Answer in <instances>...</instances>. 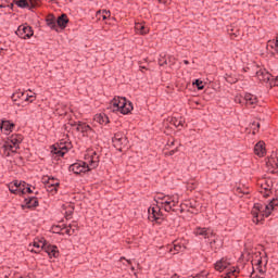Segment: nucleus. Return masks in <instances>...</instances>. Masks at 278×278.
<instances>
[{
  "instance_id": "nucleus-8",
  "label": "nucleus",
  "mask_w": 278,
  "mask_h": 278,
  "mask_svg": "<svg viewBox=\"0 0 278 278\" xmlns=\"http://www.w3.org/2000/svg\"><path fill=\"white\" fill-rule=\"evenodd\" d=\"M112 142L113 147L119 151V153H123V144H127L129 139H127V137H123V132H116L112 138Z\"/></svg>"
},
{
  "instance_id": "nucleus-18",
  "label": "nucleus",
  "mask_w": 278,
  "mask_h": 278,
  "mask_svg": "<svg viewBox=\"0 0 278 278\" xmlns=\"http://www.w3.org/2000/svg\"><path fill=\"white\" fill-rule=\"evenodd\" d=\"M93 121H96V123H99V125H103V123L105 125H109L110 117L105 113H100L93 116Z\"/></svg>"
},
{
  "instance_id": "nucleus-4",
  "label": "nucleus",
  "mask_w": 278,
  "mask_h": 278,
  "mask_svg": "<svg viewBox=\"0 0 278 278\" xmlns=\"http://www.w3.org/2000/svg\"><path fill=\"white\" fill-rule=\"evenodd\" d=\"M195 236L203 238L206 242V244H216L218 242L216 233H214V230L212 228H201L197 227L194 229Z\"/></svg>"
},
{
  "instance_id": "nucleus-47",
  "label": "nucleus",
  "mask_w": 278,
  "mask_h": 278,
  "mask_svg": "<svg viewBox=\"0 0 278 278\" xmlns=\"http://www.w3.org/2000/svg\"><path fill=\"white\" fill-rule=\"evenodd\" d=\"M25 194H34V190H31V185H27L25 188Z\"/></svg>"
},
{
  "instance_id": "nucleus-45",
  "label": "nucleus",
  "mask_w": 278,
  "mask_h": 278,
  "mask_svg": "<svg viewBox=\"0 0 278 278\" xmlns=\"http://www.w3.org/2000/svg\"><path fill=\"white\" fill-rule=\"evenodd\" d=\"M166 64H168V61L166 60V58L159 59V66H166Z\"/></svg>"
},
{
  "instance_id": "nucleus-14",
  "label": "nucleus",
  "mask_w": 278,
  "mask_h": 278,
  "mask_svg": "<svg viewBox=\"0 0 278 278\" xmlns=\"http://www.w3.org/2000/svg\"><path fill=\"white\" fill-rule=\"evenodd\" d=\"M42 182L45 184V186H51L54 190V193H58V188H60V180H58V178L53 176L42 178Z\"/></svg>"
},
{
  "instance_id": "nucleus-26",
  "label": "nucleus",
  "mask_w": 278,
  "mask_h": 278,
  "mask_svg": "<svg viewBox=\"0 0 278 278\" xmlns=\"http://www.w3.org/2000/svg\"><path fill=\"white\" fill-rule=\"evenodd\" d=\"M13 3H15V5L21 8L22 10H25L27 8L29 10V1L27 0H13Z\"/></svg>"
},
{
  "instance_id": "nucleus-19",
  "label": "nucleus",
  "mask_w": 278,
  "mask_h": 278,
  "mask_svg": "<svg viewBox=\"0 0 278 278\" xmlns=\"http://www.w3.org/2000/svg\"><path fill=\"white\" fill-rule=\"evenodd\" d=\"M135 31L137 34H140V36H147V34H149V28L147 26H144V24H142V23H136Z\"/></svg>"
},
{
  "instance_id": "nucleus-46",
  "label": "nucleus",
  "mask_w": 278,
  "mask_h": 278,
  "mask_svg": "<svg viewBox=\"0 0 278 278\" xmlns=\"http://www.w3.org/2000/svg\"><path fill=\"white\" fill-rule=\"evenodd\" d=\"M54 155H58V157H64V155H66V152L59 148V150L54 152Z\"/></svg>"
},
{
  "instance_id": "nucleus-40",
  "label": "nucleus",
  "mask_w": 278,
  "mask_h": 278,
  "mask_svg": "<svg viewBox=\"0 0 278 278\" xmlns=\"http://www.w3.org/2000/svg\"><path fill=\"white\" fill-rule=\"evenodd\" d=\"M177 151H179V148L169 150V151L165 152L164 155L170 157V156L175 155L177 153Z\"/></svg>"
},
{
  "instance_id": "nucleus-30",
  "label": "nucleus",
  "mask_w": 278,
  "mask_h": 278,
  "mask_svg": "<svg viewBox=\"0 0 278 278\" xmlns=\"http://www.w3.org/2000/svg\"><path fill=\"white\" fill-rule=\"evenodd\" d=\"M185 205L186 207H191V210H197V207H199V202H197V200H188Z\"/></svg>"
},
{
  "instance_id": "nucleus-21",
  "label": "nucleus",
  "mask_w": 278,
  "mask_h": 278,
  "mask_svg": "<svg viewBox=\"0 0 278 278\" xmlns=\"http://www.w3.org/2000/svg\"><path fill=\"white\" fill-rule=\"evenodd\" d=\"M90 170L97 168L99 166V156H97V152H93V154L90 156L89 163H87Z\"/></svg>"
},
{
  "instance_id": "nucleus-5",
  "label": "nucleus",
  "mask_w": 278,
  "mask_h": 278,
  "mask_svg": "<svg viewBox=\"0 0 278 278\" xmlns=\"http://www.w3.org/2000/svg\"><path fill=\"white\" fill-rule=\"evenodd\" d=\"M68 170L74 175H86V173H90V166L85 161H78L70 165Z\"/></svg>"
},
{
  "instance_id": "nucleus-20",
  "label": "nucleus",
  "mask_w": 278,
  "mask_h": 278,
  "mask_svg": "<svg viewBox=\"0 0 278 278\" xmlns=\"http://www.w3.org/2000/svg\"><path fill=\"white\" fill-rule=\"evenodd\" d=\"M67 233V236H71L72 233H75V230H72L71 228H62L61 226H52V233Z\"/></svg>"
},
{
  "instance_id": "nucleus-62",
  "label": "nucleus",
  "mask_w": 278,
  "mask_h": 278,
  "mask_svg": "<svg viewBox=\"0 0 278 278\" xmlns=\"http://www.w3.org/2000/svg\"><path fill=\"white\" fill-rule=\"evenodd\" d=\"M140 71H147V66L142 65V62H139Z\"/></svg>"
},
{
  "instance_id": "nucleus-28",
  "label": "nucleus",
  "mask_w": 278,
  "mask_h": 278,
  "mask_svg": "<svg viewBox=\"0 0 278 278\" xmlns=\"http://www.w3.org/2000/svg\"><path fill=\"white\" fill-rule=\"evenodd\" d=\"M2 148L4 149V153H7L5 154L7 157H10V151L11 153H16V150H14L13 143L12 144L5 143Z\"/></svg>"
},
{
  "instance_id": "nucleus-61",
  "label": "nucleus",
  "mask_w": 278,
  "mask_h": 278,
  "mask_svg": "<svg viewBox=\"0 0 278 278\" xmlns=\"http://www.w3.org/2000/svg\"><path fill=\"white\" fill-rule=\"evenodd\" d=\"M11 194H18V189H10Z\"/></svg>"
},
{
  "instance_id": "nucleus-27",
  "label": "nucleus",
  "mask_w": 278,
  "mask_h": 278,
  "mask_svg": "<svg viewBox=\"0 0 278 278\" xmlns=\"http://www.w3.org/2000/svg\"><path fill=\"white\" fill-rule=\"evenodd\" d=\"M89 131H92V134H94V129H92L90 125L83 122V125L80 126V132L83 134V136H88Z\"/></svg>"
},
{
  "instance_id": "nucleus-55",
  "label": "nucleus",
  "mask_w": 278,
  "mask_h": 278,
  "mask_svg": "<svg viewBox=\"0 0 278 278\" xmlns=\"http://www.w3.org/2000/svg\"><path fill=\"white\" fill-rule=\"evenodd\" d=\"M48 192H55V189L51 187L50 185H45Z\"/></svg>"
},
{
  "instance_id": "nucleus-36",
  "label": "nucleus",
  "mask_w": 278,
  "mask_h": 278,
  "mask_svg": "<svg viewBox=\"0 0 278 278\" xmlns=\"http://www.w3.org/2000/svg\"><path fill=\"white\" fill-rule=\"evenodd\" d=\"M253 210L255 212H261L262 213L265 210L264 208V204H262V203H254Z\"/></svg>"
},
{
  "instance_id": "nucleus-22",
  "label": "nucleus",
  "mask_w": 278,
  "mask_h": 278,
  "mask_svg": "<svg viewBox=\"0 0 278 278\" xmlns=\"http://www.w3.org/2000/svg\"><path fill=\"white\" fill-rule=\"evenodd\" d=\"M23 135L21 134H16V135H12L11 137H9V141L11 142V144H13V147H16V144H21L23 142Z\"/></svg>"
},
{
  "instance_id": "nucleus-12",
  "label": "nucleus",
  "mask_w": 278,
  "mask_h": 278,
  "mask_svg": "<svg viewBox=\"0 0 278 278\" xmlns=\"http://www.w3.org/2000/svg\"><path fill=\"white\" fill-rule=\"evenodd\" d=\"M11 99L14 105H17V108H23V104L25 103L27 97H25V91H16L11 96Z\"/></svg>"
},
{
  "instance_id": "nucleus-41",
  "label": "nucleus",
  "mask_w": 278,
  "mask_h": 278,
  "mask_svg": "<svg viewBox=\"0 0 278 278\" xmlns=\"http://www.w3.org/2000/svg\"><path fill=\"white\" fill-rule=\"evenodd\" d=\"M25 97H27V99L25 100V103H34L36 96H30L29 93H25Z\"/></svg>"
},
{
  "instance_id": "nucleus-2",
  "label": "nucleus",
  "mask_w": 278,
  "mask_h": 278,
  "mask_svg": "<svg viewBox=\"0 0 278 278\" xmlns=\"http://www.w3.org/2000/svg\"><path fill=\"white\" fill-rule=\"evenodd\" d=\"M111 104L113 108H116L113 112H119L124 115L131 114V112H134V103L125 97L113 98Z\"/></svg>"
},
{
  "instance_id": "nucleus-23",
  "label": "nucleus",
  "mask_w": 278,
  "mask_h": 278,
  "mask_svg": "<svg viewBox=\"0 0 278 278\" xmlns=\"http://www.w3.org/2000/svg\"><path fill=\"white\" fill-rule=\"evenodd\" d=\"M131 266V260L125 258V256H122L118 261V267L124 268V270H127Z\"/></svg>"
},
{
  "instance_id": "nucleus-25",
  "label": "nucleus",
  "mask_w": 278,
  "mask_h": 278,
  "mask_svg": "<svg viewBox=\"0 0 278 278\" xmlns=\"http://www.w3.org/2000/svg\"><path fill=\"white\" fill-rule=\"evenodd\" d=\"M96 16H100L102 17V21H108V18H110V16H112V12H110V10H99L96 13Z\"/></svg>"
},
{
  "instance_id": "nucleus-63",
  "label": "nucleus",
  "mask_w": 278,
  "mask_h": 278,
  "mask_svg": "<svg viewBox=\"0 0 278 278\" xmlns=\"http://www.w3.org/2000/svg\"><path fill=\"white\" fill-rule=\"evenodd\" d=\"M271 201L274 202L275 207H277L278 206V198H274V199H271Z\"/></svg>"
},
{
  "instance_id": "nucleus-32",
  "label": "nucleus",
  "mask_w": 278,
  "mask_h": 278,
  "mask_svg": "<svg viewBox=\"0 0 278 278\" xmlns=\"http://www.w3.org/2000/svg\"><path fill=\"white\" fill-rule=\"evenodd\" d=\"M184 119H178L176 117H173L170 121V125H174V127H184Z\"/></svg>"
},
{
  "instance_id": "nucleus-9",
  "label": "nucleus",
  "mask_w": 278,
  "mask_h": 278,
  "mask_svg": "<svg viewBox=\"0 0 278 278\" xmlns=\"http://www.w3.org/2000/svg\"><path fill=\"white\" fill-rule=\"evenodd\" d=\"M35 249H42L46 251V253L49 255V257H58L60 255V250H58L56 245H51V244H34L33 245Z\"/></svg>"
},
{
  "instance_id": "nucleus-13",
  "label": "nucleus",
  "mask_w": 278,
  "mask_h": 278,
  "mask_svg": "<svg viewBox=\"0 0 278 278\" xmlns=\"http://www.w3.org/2000/svg\"><path fill=\"white\" fill-rule=\"evenodd\" d=\"M14 127H16V124H14L13 122L8 119H1L0 129L1 131H3L4 129L5 131L4 134L7 135L12 134V131H14Z\"/></svg>"
},
{
  "instance_id": "nucleus-3",
  "label": "nucleus",
  "mask_w": 278,
  "mask_h": 278,
  "mask_svg": "<svg viewBox=\"0 0 278 278\" xmlns=\"http://www.w3.org/2000/svg\"><path fill=\"white\" fill-rule=\"evenodd\" d=\"M148 218L151 223H155V225H162L164 222H166L167 216L162 213V206L155 205L150 206L148 208Z\"/></svg>"
},
{
  "instance_id": "nucleus-52",
  "label": "nucleus",
  "mask_w": 278,
  "mask_h": 278,
  "mask_svg": "<svg viewBox=\"0 0 278 278\" xmlns=\"http://www.w3.org/2000/svg\"><path fill=\"white\" fill-rule=\"evenodd\" d=\"M81 125H84V122L78 121L77 122V126H76V131H80L81 132Z\"/></svg>"
},
{
  "instance_id": "nucleus-34",
  "label": "nucleus",
  "mask_w": 278,
  "mask_h": 278,
  "mask_svg": "<svg viewBox=\"0 0 278 278\" xmlns=\"http://www.w3.org/2000/svg\"><path fill=\"white\" fill-rule=\"evenodd\" d=\"M273 180H266L265 181V187H263V189L265 190V192H270L273 191Z\"/></svg>"
},
{
  "instance_id": "nucleus-48",
  "label": "nucleus",
  "mask_w": 278,
  "mask_h": 278,
  "mask_svg": "<svg viewBox=\"0 0 278 278\" xmlns=\"http://www.w3.org/2000/svg\"><path fill=\"white\" fill-rule=\"evenodd\" d=\"M25 188H26V187H20V188L17 189V193H18L20 197H25Z\"/></svg>"
},
{
  "instance_id": "nucleus-31",
  "label": "nucleus",
  "mask_w": 278,
  "mask_h": 278,
  "mask_svg": "<svg viewBox=\"0 0 278 278\" xmlns=\"http://www.w3.org/2000/svg\"><path fill=\"white\" fill-rule=\"evenodd\" d=\"M225 79L227 84H231V85L238 84V78L235 75L226 74Z\"/></svg>"
},
{
  "instance_id": "nucleus-50",
  "label": "nucleus",
  "mask_w": 278,
  "mask_h": 278,
  "mask_svg": "<svg viewBox=\"0 0 278 278\" xmlns=\"http://www.w3.org/2000/svg\"><path fill=\"white\" fill-rule=\"evenodd\" d=\"M262 213H263V215L265 216V218H268V216H270V215L273 214L271 211L266 210V208H264V211H263Z\"/></svg>"
},
{
  "instance_id": "nucleus-35",
  "label": "nucleus",
  "mask_w": 278,
  "mask_h": 278,
  "mask_svg": "<svg viewBox=\"0 0 278 278\" xmlns=\"http://www.w3.org/2000/svg\"><path fill=\"white\" fill-rule=\"evenodd\" d=\"M252 216H253V223H256V225H260V212L252 211Z\"/></svg>"
},
{
  "instance_id": "nucleus-44",
  "label": "nucleus",
  "mask_w": 278,
  "mask_h": 278,
  "mask_svg": "<svg viewBox=\"0 0 278 278\" xmlns=\"http://www.w3.org/2000/svg\"><path fill=\"white\" fill-rule=\"evenodd\" d=\"M207 275H210V273L207 271H201L200 274H197L195 276H193L194 278H207Z\"/></svg>"
},
{
  "instance_id": "nucleus-24",
  "label": "nucleus",
  "mask_w": 278,
  "mask_h": 278,
  "mask_svg": "<svg viewBox=\"0 0 278 278\" xmlns=\"http://www.w3.org/2000/svg\"><path fill=\"white\" fill-rule=\"evenodd\" d=\"M244 101L247 105H255V103H257V97L253 96L252 93H245Z\"/></svg>"
},
{
  "instance_id": "nucleus-59",
  "label": "nucleus",
  "mask_w": 278,
  "mask_h": 278,
  "mask_svg": "<svg viewBox=\"0 0 278 278\" xmlns=\"http://www.w3.org/2000/svg\"><path fill=\"white\" fill-rule=\"evenodd\" d=\"M265 218V215L263 213L258 214V223H262Z\"/></svg>"
},
{
  "instance_id": "nucleus-33",
  "label": "nucleus",
  "mask_w": 278,
  "mask_h": 278,
  "mask_svg": "<svg viewBox=\"0 0 278 278\" xmlns=\"http://www.w3.org/2000/svg\"><path fill=\"white\" fill-rule=\"evenodd\" d=\"M29 3V10H35V8H38L40 5V0H27Z\"/></svg>"
},
{
  "instance_id": "nucleus-1",
  "label": "nucleus",
  "mask_w": 278,
  "mask_h": 278,
  "mask_svg": "<svg viewBox=\"0 0 278 278\" xmlns=\"http://www.w3.org/2000/svg\"><path fill=\"white\" fill-rule=\"evenodd\" d=\"M215 270L218 273L225 270V274L223 275L224 278H238V275H240V267L231 266V262L225 257L215 263Z\"/></svg>"
},
{
  "instance_id": "nucleus-54",
  "label": "nucleus",
  "mask_w": 278,
  "mask_h": 278,
  "mask_svg": "<svg viewBox=\"0 0 278 278\" xmlns=\"http://www.w3.org/2000/svg\"><path fill=\"white\" fill-rule=\"evenodd\" d=\"M51 153H53V155H55V153H58V151L60 150L58 149V147H55V144L51 146Z\"/></svg>"
},
{
  "instance_id": "nucleus-49",
  "label": "nucleus",
  "mask_w": 278,
  "mask_h": 278,
  "mask_svg": "<svg viewBox=\"0 0 278 278\" xmlns=\"http://www.w3.org/2000/svg\"><path fill=\"white\" fill-rule=\"evenodd\" d=\"M165 212H177V210L173 208V204L164 206Z\"/></svg>"
},
{
  "instance_id": "nucleus-42",
  "label": "nucleus",
  "mask_w": 278,
  "mask_h": 278,
  "mask_svg": "<svg viewBox=\"0 0 278 278\" xmlns=\"http://www.w3.org/2000/svg\"><path fill=\"white\" fill-rule=\"evenodd\" d=\"M275 205L276 204H274L273 200H270L269 203L265 205V210L273 212V210H275Z\"/></svg>"
},
{
  "instance_id": "nucleus-17",
  "label": "nucleus",
  "mask_w": 278,
  "mask_h": 278,
  "mask_svg": "<svg viewBox=\"0 0 278 278\" xmlns=\"http://www.w3.org/2000/svg\"><path fill=\"white\" fill-rule=\"evenodd\" d=\"M160 249H164L165 251H168L170 255H177V253L181 251L182 247L181 244H170V245H162Z\"/></svg>"
},
{
  "instance_id": "nucleus-56",
  "label": "nucleus",
  "mask_w": 278,
  "mask_h": 278,
  "mask_svg": "<svg viewBox=\"0 0 278 278\" xmlns=\"http://www.w3.org/2000/svg\"><path fill=\"white\" fill-rule=\"evenodd\" d=\"M161 205H163L164 207H166L167 205H173V201H165V202H162Z\"/></svg>"
},
{
  "instance_id": "nucleus-11",
  "label": "nucleus",
  "mask_w": 278,
  "mask_h": 278,
  "mask_svg": "<svg viewBox=\"0 0 278 278\" xmlns=\"http://www.w3.org/2000/svg\"><path fill=\"white\" fill-rule=\"evenodd\" d=\"M68 23H71L68 15L66 13H62L56 17V29L64 31V29L68 27Z\"/></svg>"
},
{
  "instance_id": "nucleus-64",
  "label": "nucleus",
  "mask_w": 278,
  "mask_h": 278,
  "mask_svg": "<svg viewBox=\"0 0 278 278\" xmlns=\"http://www.w3.org/2000/svg\"><path fill=\"white\" fill-rule=\"evenodd\" d=\"M170 278H179V275L174 274Z\"/></svg>"
},
{
  "instance_id": "nucleus-43",
  "label": "nucleus",
  "mask_w": 278,
  "mask_h": 278,
  "mask_svg": "<svg viewBox=\"0 0 278 278\" xmlns=\"http://www.w3.org/2000/svg\"><path fill=\"white\" fill-rule=\"evenodd\" d=\"M247 249H249V248H245L244 251L241 254V257L243 260H249V256L253 253V252H248Z\"/></svg>"
},
{
  "instance_id": "nucleus-6",
  "label": "nucleus",
  "mask_w": 278,
  "mask_h": 278,
  "mask_svg": "<svg viewBox=\"0 0 278 278\" xmlns=\"http://www.w3.org/2000/svg\"><path fill=\"white\" fill-rule=\"evenodd\" d=\"M15 34L23 40H29V38L34 36V28L29 26V24L25 23L17 27Z\"/></svg>"
},
{
  "instance_id": "nucleus-16",
  "label": "nucleus",
  "mask_w": 278,
  "mask_h": 278,
  "mask_svg": "<svg viewBox=\"0 0 278 278\" xmlns=\"http://www.w3.org/2000/svg\"><path fill=\"white\" fill-rule=\"evenodd\" d=\"M56 22H58V17H55L54 14H49V15L46 17V25H47L48 27H50V29H52V31H58Z\"/></svg>"
},
{
  "instance_id": "nucleus-38",
  "label": "nucleus",
  "mask_w": 278,
  "mask_h": 278,
  "mask_svg": "<svg viewBox=\"0 0 278 278\" xmlns=\"http://www.w3.org/2000/svg\"><path fill=\"white\" fill-rule=\"evenodd\" d=\"M75 212V207L73 206L72 210L65 212L66 220H71L73 218V213Z\"/></svg>"
},
{
  "instance_id": "nucleus-7",
  "label": "nucleus",
  "mask_w": 278,
  "mask_h": 278,
  "mask_svg": "<svg viewBox=\"0 0 278 278\" xmlns=\"http://www.w3.org/2000/svg\"><path fill=\"white\" fill-rule=\"evenodd\" d=\"M256 77L260 81H265V84H269V86H277L278 78L273 76V74L266 70L256 72Z\"/></svg>"
},
{
  "instance_id": "nucleus-51",
  "label": "nucleus",
  "mask_w": 278,
  "mask_h": 278,
  "mask_svg": "<svg viewBox=\"0 0 278 278\" xmlns=\"http://www.w3.org/2000/svg\"><path fill=\"white\" fill-rule=\"evenodd\" d=\"M13 184V186L18 190L21 187V180H13L11 181Z\"/></svg>"
},
{
  "instance_id": "nucleus-60",
  "label": "nucleus",
  "mask_w": 278,
  "mask_h": 278,
  "mask_svg": "<svg viewBox=\"0 0 278 278\" xmlns=\"http://www.w3.org/2000/svg\"><path fill=\"white\" fill-rule=\"evenodd\" d=\"M64 144H68V142L61 140V142L59 143V149H62V147H64Z\"/></svg>"
},
{
  "instance_id": "nucleus-29",
  "label": "nucleus",
  "mask_w": 278,
  "mask_h": 278,
  "mask_svg": "<svg viewBox=\"0 0 278 278\" xmlns=\"http://www.w3.org/2000/svg\"><path fill=\"white\" fill-rule=\"evenodd\" d=\"M192 86H195V88L198 90H204V88H205V84L203 83V80H201L199 78L193 80Z\"/></svg>"
},
{
  "instance_id": "nucleus-58",
  "label": "nucleus",
  "mask_w": 278,
  "mask_h": 278,
  "mask_svg": "<svg viewBox=\"0 0 278 278\" xmlns=\"http://www.w3.org/2000/svg\"><path fill=\"white\" fill-rule=\"evenodd\" d=\"M21 187L26 188V186H29V184L25 182V180H20Z\"/></svg>"
},
{
  "instance_id": "nucleus-10",
  "label": "nucleus",
  "mask_w": 278,
  "mask_h": 278,
  "mask_svg": "<svg viewBox=\"0 0 278 278\" xmlns=\"http://www.w3.org/2000/svg\"><path fill=\"white\" fill-rule=\"evenodd\" d=\"M40 205L37 197L24 198V204L21 205L22 210H36Z\"/></svg>"
},
{
  "instance_id": "nucleus-57",
  "label": "nucleus",
  "mask_w": 278,
  "mask_h": 278,
  "mask_svg": "<svg viewBox=\"0 0 278 278\" xmlns=\"http://www.w3.org/2000/svg\"><path fill=\"white\" fill-rule=\"evenodd\" d=\"M8 188H9V190H16V187L14 186L13 182H10V184L8 185Z\"/></svg>"
},
{
  "instance_id": "nucleus-39",
  "label": "nucleus",
  "mask_w": 278,
  "mask_h": 278,
  "mask_svg": "<svg viewBox=\"0 0 278 278\" xmlns=\"http://www.w3.org/2000/svg\"><path fill=\"white\" fill-rule=\"evenodd\" d=\"M251 127L253 129V134H255V131H260L261 124H260V122H253L251 124Z\"/></svg>"
},
{
  "instance_id": "nucleus-15",
  "label": "nucleus",
  "mask_w": 278,
  "mask_h": 278,
  "mask_svg": "<svg viewBox=\"0 0 278 278\" xmlns=\"http://www.w3.org/2000/svg\"><path fill=\"white\" fill-rule=\"evenodd\" d=\"M254 153L258 157H264L266 155V143L264 141H258L254 146Z\"/></svg>"
},
{
  "instance_id": "nucleus-53",
  "label": "nucleus",
  "mask_w": 278,
  "mask_h": 278,
  "mask_svg": "<svg viewBox=\"0 0 278 278\" xmlns=\"http://www.w3.org/2000/svg\"><path fill=\"white\" fill-rule=\"evenodd\" d=\"M14 5H15V3L12 2V3L8 4L7 8H10V10H12V12H16V8Z\"/></svg>"
},
{
  "instance_id": "nucleus-37",
  "label": "nucleus",
  "mask_w": 278,
  "mask_h": 278,
  "mask_svg": "<svg viewBox=\"0 0 278 278\" xmlns=\"http://www.w3.org/2000/svg\"><path fill=\"white\" fill-rule=\"evenodd\" d=\"M72 148H73V143L67 142L66 144L62 146L60 149H62L64 153H68V151H71Z\"/></svg>"
}]
</instances>
